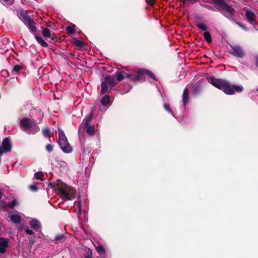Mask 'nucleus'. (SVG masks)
<instances>
[{"label":"nucleus","mask_w":258,"mask_h":258,"mask_svg":"<svg viewBox=\"0 0 258 258\" xmlns=\"http://www.w3.org/2000/svg\"><path fill=\"white\" fill-rule=\"evenodd\" d=\"M209 82L214 87L222 90L228 95H233L235 92H241L243 90L242 86L230 84L226 80L217 79L213 77L208 78Z\"/></svg>","instance_id":"1"},{"label":"nucleus","mask_w":258,"mask_h":258,"mask_svg":"<svg viewBox=\"0 0 258 258\" xmlns=\"http://www.w3.org/2000/svg\"><path fill=\"white\" fill-rule=\"evenodd\" d=\"M96 250L100 255H105L106 251L105 248L102 245H99L96 246Z\"/></svg>","instance_id":"21"},{"label":"nucleus","mask_w":258,"mask_h":258,"mask_svg":"<svg viewBox=\"0 0 258 258\" xmlns=\"http://www.w3.org/2000/svg\"><path fill=\"white\" fill-rule=\"evenodd\" d=\"M204 7L206 8V9L209 10H211V11H215L214 9L212 7H211V6H208V5H205Z\"/></svg>","instance_id":"41"},{"label":"nucleus","mask_w":258,"mask_h":258,"mask_svg":"<svg viewBox=\"0 0 258 258\" xmlns=\"http://www.w3.org/2000/svg\"><path fill=\"white\" fill-rule=\"evenodd\" d=\"M74 205H75V208L78 210L77 215H78V218H79V217L81 215V211H82L81 202L79 200L76 201L75 202Z\"/></svg>","instance_id":"20"},{"label":"nucleus","mask_w":258,"mask_h":258,"mask_svg":"<svg viewBox=\"0 0 258 258\" xmlns=\"http://www.w3.org/2000/svg\"><path fill=\"white\" fill-rule=\"evenodd\" d=\"M7 5H12L14 0H3Z\"/></svg>","instance_id":"42"},{"label":"nucleus","mask_w":258,"mask_h":258,"mask_svg":"<svg viewBox=\"0 0 258 258\" xmlns=\"http://www.w3.org/2000/svg\"><path fill=\"white\" fill-rule=\"evenodd\" d=\"M30 189L32 190V191H36L38 189V188H37V186L35 184H33V185H31L30 186Z\"/></svg>","instance_id":"40"},{"label":"nucleus","mask_w":258,"mask_h":258,"mask_svg":"<svg viewBox=\"0 0 258 258\" xmlns=\"http://www.w3.org/2000/svg\"><path fill=\"white\" fill-rule=\"evenodd\" d=\"M164 107L165 109L169 113H171L173 116L174 115L173 114L172 111H171V109L169 107V105L166 103H165L164 104Z\"/></svg>","instance_id":"35"},{"label":"nucleus","mask_w":258,"mask_h":258,"mask_svg":"<svg viewBox=\"0 0 258 258\" xmlns=\"http://www.w3.org/2000/svg\"><path fill=\"white\" fill-rule=\"evenodd\" d=\"M74 43L76 45H77L78 46H82V44H83L82 41H81L79 40H78V39H76L75 40Z\"/></svg>","instance_id":"39"},{"label":"nucleus","mask_w":258,"mask_h":258,"mask_svg":"<svg viewBox=\"0 0 258 258\" xmlns=\"http://www.w3.org/2000/svg\"><path fill=\"white\" fill-rule=\"evenodd\" d=\"M85 130L87 134L90 136H92L94 134V127L91 125L90 123H88L87 121H83L80 124L78 133L80 134L82 132H84Z\"/></svg>","instance_id":"7"},{"label":"nucleus","mask_w":258,"mask_h":258,"mask_svg":"<svg viewBox=\"0 0 258 258\" xmlns=\"http://www.w3.org/2000/svg\"><path fill=\"white\" fill-rule=\"evenodd\" d=\"M93 113L92 112H91L88 115V116L85 118L83 121H87L88 122V123H89V122L92 120V117H93Z\"/></svg>","instance_id":"34"},{"label":"nucleus","mask_w":258,"mask_h":258,"mask_svg":"<svg viewBox=\"0 0 258 258\" xmlns=\"http://www.w3.org/2000/svg\"><path fill=\"white\" fill-rule=\"evenodd\" d=\"M44 174L42 172H38L34 174V177L35 178L40 180H43Z\"/></svg>","instance_id":"27"},{"label":"nucleus","mask_w":258,"mask_h":258,"mask_svg":"<svg viewBox=\"0 0 258 258\" xmlns=\"http://www.w3.org/2000/svg\"><path fill=\"white\" fill-rule=\"evenodd\" d=\"M154 3H155V0H151V1L149 2V4H150V5H154Z\"/></svg>","instance_id":"43"},{"label":"nucleus","mask_w":258,"mask_h":258,"mask_svg":"<svg viewBox=\"0 0 258 258\" xmlns=\"http://www.w3.org/2000/svg\"><path fill=\"white\" fill-rule=\"evenodd\" d=\"M216 8L223 15L232 21H235V10L223 0H213Z\"/></svg>","instance_id":"2"},{"label":"nucleus","mask_w":258,"mask_h":258,"mask_svg":"<svg viewBox=\"0 0 258 258\" xmlns=\"http://www.w3.org/2000/svg\"><path fill=\"white\" fill-rule=\"evenodd\" d=\"M53 145H52L51 144L47 145V146L46 147V150H47V151H48V152L50 153L53 151Z\"/></svg>","instance_id":"37"},{"label":"nucleus","mask_w":258,"mask_h":258,"mask_svg":"<svg viewBox=\"0 0 258 258\" xmlns=\"http://www.w3.org/2000/svg\"><path fill=\"white\" fill-rule=\"evenodd\" d=\"M256 66L258 67V56L256 57Z\"/></svg>","instance_id":"45"},{"label":"nucleus","mask_w":258,"mask_h":258,"mask_svg":"<svg viewBox=\"0 0 258 258\" xmlns=\"http://www.w3.org/2000/svg\"><path fill=\"white\" fill-rule=\"evenodd\" d=\"M256 91H258V88L256 89Z\"/></svg>","instance_id":"49"},{"label":"nucleus","mask_w":258,"mask_h":258,"mask_svg":"<svg viewBox=\"0 0 258 258\" xmlns=\"http://www.w3.org/2000/svg\"><path fill=\"white\" fill-rule=\"evenodd\" d=\"M245 16L247 21L253 26L254 29H256V15L255 14L251 11H247Z\"/></svg>","instance_id":"10"},{"label":"nucleus","mask_w":258,"mask_h":258,"mask_svg":"<svg viewBox=\"0 0 258 258\" xmlns=\"http://www.w3.org/2000/svg\"><path fill=\"white\" fill-rule=\"evenodd\" d=\"M40 114H40V116H41V117H43V113L41 112V113H40Z\"/></svg>","instance_id":"46"},{"label":"nucleus","mask_w":258,"mask_h":258,"mask_svg":"<svg viewBox=\"0 0 258 258\" xmlns=\"http://www.w3.org/2000/svg\"><path fill=\"white\" fill-rule=\"evenodd\" d=\"M11 220L14 223L19 224L21 221L20 216L17 214H13L9 216Z\"/></svg>","instance_id":"18"},{"label":"nucleus","mask_w":258,"mask_h":258,"mask_svg":"<svg viewBox=\"0 0 258 258\" xmlns=\"http://www.w3.org/2000/svg\"><path fill=\"white\" fill-rule=\"evenodd\" d=\"M145 69L139 70L137 73L135 74H130L126 75V78H130L132 81H141L144 79Z\"/></svg>","instance_id":"9"},{"label":"nucleus","mask_w":258,"mask_h":258,"mask_svg":"<svg viewBox=\"0 0 258 258\" xmlns=\"http://www.w3.org/2000/svg\"><path fill=\"white\" fill-rule=\"evenodd\" d=\"M9 244L8 239L4 237L0 238V253H4Z\"/></svg>","instance_id":"14"},{"label":"nucleus","mask_w":258,"mask_h":258,"mask_svg":"<svg viewBox=\"0 0 258 258\" xmlns=\"http://www.w3.org/2000/svg\"><path fill=\"white\" fill-rule=\"evenodd\" d=\"M17 205V201L16 199H14L12 202L8 204V206L10 208H13Z\"/></svg>","instance_id":"30"},{"label":"nucleus","mask_w":258,"mask_h":258,"mask_svg":"<svg viewBox=\"0 0 258 258\" xmlns=\"http://www.w3.org/2000/svg\"><path fill=\"white\" fill-rule=\"evenodd\" d=\"M85 258H92V257L91 255L88 254L85 257Z\"/></svg>","instance_id":"44"},{"label":"nucleus","mask_w":258,"mask_h":258,"mask_svg":"<svg viewBox=\"0 0 258 258\" xmlns=\"http://www.w3.org/2000/svg\"><path fill=\"white\" fill-rule=\"evenodd\" d=\"M231 47L232 49L231 54L233 55L240 58H242L244 56V52L240 46L236 45Z\"/></svg>","instance_id":"12"},{"label":"nucleus","mask_w":258,"mask_h":258,"mask_svg":"<svg viewBox=\"0 0 258 258\" xmlns=\"http://www.w3.org/2000/svg\"><path fill=\"white\" fill-rule=\"evenodd\" d=\"M55 189L59 196L64 200H71L76 196L75 189L65 183L57 184Z\"/></svg>","instance_id":"3"},{"label":"nucleus","mask_w":258,"mask_h":258,"mask_svg":"<svg viewBox=\"0 0 258 258\" xmlns=\"http://www.w3.org/2000/svg\"><path fill=\"white\" fill-rule=\"evenodd\" d=\"M103 81L106 82V84L111 88L114 87L117 84L115 78L109 75H106L104 78Z\"/></svg>","instance_id":"13"},{"label":"nucleus","mask_w":258,"mask_h":258,"mask_svg":"<svg viewBox=\"0 0 258 258\" xmlns=\"http://www.w3.org/2000/svg\"><path fill=\"white\" fill-rule=\"evenodd\" d=\"M75 25H73L72 26H68L67 27V30L68 31V32L70 34H74L76 32V30H75Z\"/></svg>","instance_id":"26"},{"label":"nucleus","mask_w":258,"mask_h":258,"mask_svg":"<svg viewBox=\"0 0 258 258\" xmlns=\"http://www.w3.org/2000/svg\"><path fill=\"white\" fill-rule=\"evenodd\" d=\"M29 224L31 227L35 231H39L41 229V224L36 219H32L30 221Z\"/></svg>","instance_id":"15"},{"label":"nucleus","mask_w":258,"mask_h":258,"mask_svg":"<svg viewBox=\"0 0 258 258\" xmlns=\"http://www.w3.org/2000/svg\"><path fill=\"white\" fill-rule=\"evenodd\" d=\"M20 125L28 134H34L39 131V128L34 120L24 118L20 121Z\"/></svg>","instance_id":"4"},{"label":"nucleus","mask_w":258,"mask_h":258,"mask_svg":"<svg viewBox=\"0 0 258 258\" xmlns=\"http://www.w3.org/2000/svg\"><path fill=\"white\" fill-rule=\"evenodd\" d=\"M126 75H128L122 72H117L115 74L114 78L116 81L119 82L123 80L124 77H126Z\"/></svg>","instance_id":"16"},{"label":"nucleus","mask_w":258,"mask_h":258,"mask_svg":"<svg viewBox=\"0 0 258 258\" xmlns=\"http://www.w3.org/2000/svg\"><path fill=\"white\" fill-rule=\"evenodd\" d=\"M189 101V95L187 88H185L184 90L182 95V102L184 105H185Z\"/></svg>","instance_id":"17"},{"label":"nucleus","mask_w":258,"mask_h":258,"mask_svg":"<svg viewBox=\"0 0 258 258\" xmlns=\"http://www.w3.org/2000/svg\"><path fill=\"white\" fill-rule=\"evenodd\" d=\"M234 22H235V23L236 24H237L240 28H241L244 31H248V29L245 26H244L243 25H242L240 23H239L238 22H237L236 21H234Z\"/></svg>","instance_id":"38"},{"label":"nucleus","mask_w":258,"mask_h":258,"mask_svg":"<svg viewBox=\"0 0 258 258\" xmlns=\"http://www.w3.org/2000/svg\"><path fill=\"white\" fill-rule=\"evenodd\" d=\"M24 228L26 233L27 234L32 235L33 234V231L32 230L30 229V228L26 226Z\"/></svg>","instance_id":"36"},{"label":"nucleus","mask_w":258,"mask_h":258,"mask_svg":"<svg viewBox=\"0 0 258 258\" xmlns=\"http://www.w3.org/2000/svg\"><path fill=\"white\" fill-rule=\"evenodd\" d=\"M66 239V237L63 234H60L57 235L55 236L54 240L55 241V243H59L63 242L64 239Z\"/></svg>","instance_id":"23"},{"label":"nucleus","mask_w":258,"mask_h":258,"mask_svg":"<svg viewBox=\"0 0 258 258\" xmlns=\"http://www.w3.org/2000/svg\"><path fill=\"white\" fill-rule=\"evenodd\" d=\"M146 74L150 78H152L154 80H157L156 77L155 75L151 71L145 70V74Z\"/></svg>","instance_id":"29"},{"label":"nucleus","mask_w":258,"mask_h":258,"mask_svg":"<svg viewBox=\"0 0 258 258\" xmlns=\"http://www.w3.org/2000/svg\"><path fill=\"white\" fill-rule=\"evenodd\" d=\"M19 17L23 22L30 29L32 32L36 31L34 21L28 16L26 12L22 10L20 12Z\"/></svg>","instance_id":"6"},{"label":"nucleus","mask_w":258,"mask_h":258,"mask_svg":"<svg viewBox=\"0 0 258 258\" xmlns=\"http://www.w3.org/2000/svg\"><path fill=\"white\" fill-rule=\"evenodd\" d=\"M21 69V67L19 65L15 66L13 68V72L16 73H19Z\"/></svg>","instance_id":"32"},{"label":"nucleus","mask_w":258,"mask_h":258,"mask_svg":"<svg viewBox=\"0 0 258 258\" xmlns=\"http://www.w3.org/2000/svg\"><path fill=\"white\" fill-rule=\"evenodd\" d=\"M42 34L44 37L50 38L51 36V33L49 29L47 28H44L42 30Z\"/></svg>","instance_id":"28"},{"label":"nucleus","mask_w":258,"mask_h":258,"mask_svg":"<svg viewBox=\"0 0 258 258\" xmlns=\"http://www.w3.org/2000/svg\"><path fill=\"white\" fill-rule=\"evenodd\" d=\"M35 38L37 41L42 46L44 47H47L48 46V44L43 39V38L38 35H35Z\"/></svg>","instance_id":"19"},{"label":"nucleus","mask_w":258,"mask_h":258,"mask_svg":"<svg viewBox=\"0 0 258 258\" xmlns=\"http://www.w3.org/2000/svg\"><path fill=\"white\" fill-rule=\"evenodd\" d=\"M197 27L199 28L200 29L204 31L205 32L207 30V26L206 24L203 22H199L197 25Z\"/></svg>","instance_id":"25"},{"label":"nucleus","mask_w":258,"mask_h":258,"mask_svg":"<svg viewBox=\"0 0 258 258\" xmlns=\"http://www.w3.org/2000/svg\"><path fill=\"white\" fill-rule=\"evenodd\" d=\"M108 91V87L107 86V84L106 82H104L103 81L101 83V94H104L107 93Z\"/></svg>","instance_id":"22"},{"label":"nucleus","mask_w":258,"mask_h":258,"mask_svg":"<svg viewBox=\"0 0 258 258\" xmlns=\"http://www.w3.org/2000/svg\"><path fill=\"white\" fill-rule=\"evenodd\" d=\"M254 29L258 31V28H257L256 27V29Z\"/></svg>","instance_id":"47"},{"label":"nucleus","mask_w":258,"mask_h":258,"mask_svg":"<svg viewBox=\"0 0 258 258\" xmlns=\"http://www.w3.org/2000/svg\"><path fill=\"white\" fill-rule=\"evenodd\" d=\"M101 106L100 107V111L106 110L109 106L110 96H104L101 99Z\"/></svg>","instance_id":"11"},{"label":"nucleus","mask_w":258,"mask_h":258,"mask_svg":"<svg viewBox=\"0 0 258 258\" xmlns=\"http://www.w3.org/2000/svg\"><path fill=\"white\" fill-rule=\"evenodd\" d=\"M204 37L205 40L208 42L210 43L212 41L211 36L210 32L208 31H205L203 33Z\"/></svg>","instance_id":"24"},{"label":"nucleus","mask_w":258,"mask_h":258,"mask_svg":"<svg viewBox=\"0 0 258 258\" xmlns=\"http://www.w3.org/2000/svg\"><path fill=\"white\" fill-rule=\"evenodd\" d=\"M12 144L8 138H6L3 140L2 145L0 147V155L9 152L11 150Z\"/></svg>","instance_id":"8"},{"label":"nucleus","mask_w":258,"mask_h":258,"mask_svg":"<svg viewBox=\"0 0 258 258\" xmlns=\"http://www.w3.org/2000/svg\"><path fill=\"white\" fill-rule=\"evenodd\" d=\"M58 143L62 150L66 153L72 152L73 149L68 141V139L64 132L61 128H58Z\"/></svg>","instance_id":"5"},{"label":"nucleus","mask_w":258,"mask_h":258,"mask_svg":"<svg viewBox=\"0 0 258 258\" xmlns=\"http://www.w3.org/2000/svg\"><path fill=\"white\" fill-rule=\"evenodd\" d=\"M50 130L49 129L48 127H46L44 129L42 130V133H43V135L45 137H47L49 136V135L50 134Z\"/></svg>","instance_id":"31"},{"label":"nucleus","mask_w":258,"mask_h":258,"mask_svg":"<svg viewBox=\"0 0 258 258\" xmlns=\"http://www.w3.org/2000/svg\"><path fill=\"white\" fill-rule=\"evenodd\" d=\"M184 4H194L197 3L199 0H181Z\"/></svg>","instance_id":"33"},{"label":"nucleus","mask_w":258,"mask_h":258,"mask_svg":"<svg viewBox=\"0 0 258 258\" xmlns=\"http://www.w3.org/2000/svg\"><path fill=\"white\" fill-rule=\"evenodd\" d=\"M194 92L196 93V90H194Z\"/></svg>","instance_id":"48"}]
</instances>
